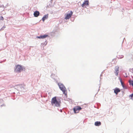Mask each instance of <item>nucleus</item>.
<instances>
[{"mask_svg":"<svg viewBox=\"0 0 133 133\" xmlns=\"http://www.w3.org/2000/svg\"><path fill=\"white\" fill-rule=\"evenodd\" d=\"M60 101H57L56 97H54L52 99L51 104L53 106L57 107H60Z\"/></svg>","mask_w":133,"mask_h":133,"instance_id":"1","label":"nucleus"},{"mask_svg":"<svg viewBox=\"0 0 133 133\" xmlns=\"http://www.w3.org/2000/svg\"><path fill=\"white\" fill-rule=\"evenodd\" d=\"M23 70L22 67L20 65H18L16 66V69H15V71L16 72H19Z\"/></svg>","mask_w":133,"mask_h":133,"instance_id":"2","label":"nucleus"},{"mask_svg":"<svg viewBox=\"0 0 133 133\" xmlns=\"http://www.w3.org/2000/svg\"><path fill=\"white\" fill-rule=\"evenodd\" d=\"M82 108L79 106H76L74 108V110L75 113H78Z\"/></svg>","mask_w":133,"mask_h":133,"instance_id":"3","label":"nucleus"},{"mask_svg":"<svg viewBox=\"0 0 133 133\" xmlns=\"http://www.w3.org/2000/svg\"><path fill=\"white\" fill-rule=\"evenodd\" d=\"M73 12L72 11H69L64 15V17H71Z\"/></svg>","mask_w":133,"mask_h":133,"instance_id":"4","label":"nucleus"},{"mask_svg":"<svg viewBox=\"0 0 133 133\" xmlns=\"http://www.w3.org/2000/svg\"><path fill=\"white\" fill-rule=\"evenodd\" d=\"M34 17H38L39 15L41 16H42L41 14H40L39 12L37 10L35 11L34 13Z\"/></svg>","mask_w":133,"mask_h":133,"instance_id":"5","label":"nucleus"},{"mask_svg":"<svg viewBox=\"0 0 133 133\" xmlns=\"http://www.w3.org/2000/svg\"><path fill=\"white\" fill-rule=\"evenodd\" d=\"M119 71V67L118 66H116L115 67V72L114 73L117 76Z\"/></svg>","mask_w":133,"mask_h":133,"instance_id":"6","label":"nucleus"},{"mask_svg":"<svg viewBox=\"0 0 133 133\" xmlns=\"http://www.w3.org/2000/svg\"><path fill=\"white\" fill-rule=\"evenodd\" d=\"M114 93H115L116 95L118 94V92L120 91V89L117 88H116L115 89H114Z\"/></svg>","mask_w":133,"mask_h":133,"instance_id":"7","label":"nucleus"},{"mask_svg":"<svg viewBox=\"0 0 133 133\" xmlns=\"http://www.w3.org/2000/svg\"><path fill=\"white\" fill-rule=\"evenodd\" d=\"M59 86L60 89L62 91L63 90L66 89L65 86L63 84H60L59 85Z\"/></svg>","mask_w":133,"mask_h":133,"instance_id":"8","label":"nucleus"},{"mask_svg":"<svg viewBox=\"0 0 133 133\" xmlns=\"http://www.w3.org/2000/svg\"><path fill=\"white\" fill-rule=\"evenodd\" d=\"M83 3L85 5L88 6L89 5V2L88 0L84 1Z\"/></svg>","mask_w":133,"mask_h":133,"instance_id":"9","label":"nucleus"},{"mask_svg":"<svg viewBox=\"0 0 133 133\" xmlns=\"http://www.w3.org/2000/svg\"><path fill=\"white\" fill-rule=\"evenodd\" d=\"M101 124V122H100L97 121L95 122V125L96 126H99Z\"/></svg>","mask_w":133,"mask_h":133,"instance_id":"10","label":"nucleus"},{"mask_svg":"<svg viewBox=\"0 0 133 133\" xmlns=\"http://www.w3.org/2000/svg\"><path fill=\"white\" fill-rule=\"evenodd\" d=\"M63 92V93L66 96L67 95V92L66 89H65L63 90L62 91Z\"/></svg>","mask_w":133,"mask_h":133,"instance_id":"11","label":"nucleus"},{"mask_svg":"<svg viewBox=\"0 0 133 133\" xmlns=\"http://www.w3.org/2000/svg\"><path fill=\"white\" fill-rule=\"evenodd\" d=\"M129 83L130 85H132L133 86V81H129Z\"/></svg>","mask_w":133,"mask_h":133,"instance_id":"12","label":"nucleus"},{"mask_svg":"<svg viewBox=\"0 0 133 133\" xmlns=\"http://www.w3.org/2000/svg\"><path fill=\"white\" fill-rule=\"evenodd\" d=\"M47 36H48L47 35H44L43 36H42V38H46V37H47Z\"/></svg>","mask_w":133,"mask_h":133,"instance_id":"13","label":"nucleus"},{"mask_svg":"<svg viewBox=\"0 0 133 133\" xmlns=\"http://www.w3.org/2000/svg\"><path fill=\"white\" fill-rule=\"evenodd\" d=\"M123 56L122 55H121L120 56H119V55L118 56V58H123Z\"/></svg>","mask_w":133,"mask_h":133,"instance_id":"14","label":"nucleus"},{"mask_svg":"<svg viewBox=\"0 0 133 133\" xmlns=\"http://www.w3.org/2000/svg\"><path fill=\"white\" fill-rule=\"evenodd\" d=\"M47 17H43L42 18V20L44 22L45 19H47Z\"/></svg>","mask_w":133,"mask_h":133,"instance_id":"15","label":"nucleus"},{"mask_svg":"<svg viewBox=\"0 0 133 133\" xmlns=\"http://www.w3.org/2000/svg\"><path fill=\"white\" fill-rule=\"evenodd\" d=\"M120 82H121V84L123 86H124V85L123 84V83L122 81V80L121 79H120Z\"/></svg>","mask_w":133,"mask_h":133,"instance_id":"16","label":"nucleus"},{"mask_svg":"<svg viewBox=\"0 0 133 133\" xmlns=\"http://www.w3.org/2000/svg\"><path fill=\"white\" fill-rule=\"evenodd\" d=\"M130 97H131V99L133 100V94H132L131 95H130Z\"/></svg>","mask_w":133,"mask_h":133,"instance_id":"17","label":"nucleus"},{"mask_svg":"<svg viewBox=\"0 0 133 133\" xmlns=\"http://www.w3.org/2000/svg\"><path fill=\"white\" fill-rule=\"evenodd\" d=\"M49 15L48 14H47L43 16V17H48Z\"/></svg>","mask_w":133,"mask_h":133,"instance_id":"18","label":"nucleus"},{"mask_svg":"<svg viewBox=\"0 0 133 133\" xmlns=\"http://www.w3.org/2000/svg\"><path fill=\"white\" fill-rule=\"evenodd\" d=\"M4 19L3 17H1L0 18V20H3Z\"/></svg>","mask_w":133,"mask_h":133,"instance_id":"19","label":"nucleus"},{"mask_svg":"<svg viewBox=\"0 0 133 133\" xmlns=\"http://www.w3.org/2000/svg\"><path fill=\"white\" fill-rule=\"evenodd\" d=\"M85 5L84 4V3L82 4V7H83Z\"/></svg>","mask_w":133,"mask_h":133,"instance_id":"20","label":"nucleus"},{"mask_svg":"<svg viewBox=\"0 0 133 133\" xmlns=\"http://www.w3.org/2000/svg\"><path fill=\"white\" fill-rule=\"evenodd\" d=\"M70 17H65V19H69Z\"/></svg>","mask_w":133,"mask_h":133,"instance_id":"21","label":"nucleus"},{"mask_svg":"<svg viewBox=\"0 0 133 133\" xmlns=\"http://www.w3.org/2000/svg\"><path fill=\"white\" fill-rule=\"evenodd\" d=\"M38 38H42V36H39V37H38Z\"/></svg>","mask_w":133,"mask_h":133,"instance_id":"22","label":"nucleus"},{"mask_svg":"<svg viewBox=\"0 0 133 133\" xmlns=\"http://www.w3.org/2000/svg\"><path fill=\"white\" fill-rule=\"evenodd\" d=\"M50 1H51V2L52 3V0H51Z\"/></svg>","mask_w":133,"mask_h":133,"instance_id":"23","label":"nucleus"},{"mask_svg":"<svg viewBox=\"0 0 133 133\" xmlns=\"http://www.w3.org/2000/svg\"><path fill=\"white\" fill-rule=\"evenodd\" d=\"M2 7V5H0V7Z\"/></svg>","mask_w":133,"mask_h":133,"instance_id":"24","label":"nucleus"}]
</instances>
